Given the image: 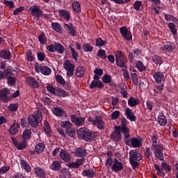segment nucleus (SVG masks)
Wrapping results in <instances>:
<instances>
[{"label":"nucleus","mask_w":178,"mask_h":178,"mask_svg":"<svg viewBox=\"0 0 178 178\" xmlns=\"http://www.w3.org/2000/svg\"><path fill=\"white\" fill-rule=\"evenodd\" d=\"M70 120L75 126L81 127L84 124L85 118H83V117H77V115L72 114L70 115Z\"/></svg>","instance_id":"obj_10"},{"label":"nucleus","mask_w":178,"mask_h":178,"mask_svg":"<svg viewBox=\"0 0 178 178\" xmlns=\"http://www.w3.org/2000/svg\"><path fill=\"white\" fill-rule=\"evenodd\" d=\"M97 56L100 58L101 59H106V54L105 53V50L101 49L97 51Z\"/></svg>","instance_id":"obj_56"},{"label":"nucleus","mask_w":178,"mask_h":178,"mask_svg":"<svg viewBox=\"0 0 178 178\" xmlns=\"http://www.w3.org/2000/svg\"><path fill=\"white\" fill-rule=\"evenodd\" d=\"M175 48V44L167 42L161 46V49L164 52H172Z\"/></svg>","instance_id":"obj_18"},{"label":"nucleus","mask_w":178,"mask_h":178,"mask_svg":"<svg viewBox=\"0 0 178 178\" xmlns=\"http://www.w3.org/2000/svg\"><path fill=\"white\" fill-rule=\"evenodd\" d=\"M98 136V133L95 131H90L86 128H80L78 130V137L81 140H85L87 143H92L95 141Z\"/></svg>","instance_id":"obj_1"},{"label":"nucleus","mask_w":178,"mask_h":178,"mask_svg":"<svg viewBox=\"0 0 178 178\" xmlns=\"http://www.w3.org/2000/svg\"><path fill=\"white\" fill-rule=\"evenodd\" d=\"M47 90L49 92H51V94L56 95L57 88H54L52 85H47Z\"/></svg>","instance_id":"obj_62"},{"label":"nucleus","mask_w":178,"mask_h":178,"mask_svg":"<svg viewBox=\"0 0 178 178\" xmlns=\"http://www.w3.org/2000/svg\"><path fill=\"white\" fill-rule=\"evenodd\" d=\"M76 76L77 77H83L84 76V67H78L76 70Z\"/></svg>","instance_id":"obj_47"},{"label":"nucleus","mask_w":178,"mask_h":178,"mask_svg":"<svg viewBox=\"0 0 178 178\" xmlns=\"http://www.w3.org/2000/svg\"><path fill=\"white\" fill-rule=\"evenodd\" d=\"M94 47L91 46L90 44H83V49L84 52H92V49Z\"/></svg>","instance_id":"obj_54"},{"label":"nucleus","mask_w":178,"mask_h":178,"mask_svg":"<svg viewBox=\"0 0 178 178\" xmlns=\"http://www.w3.org/2000/svg\"><path fill=\"white\" fill-rule=\"evenodd\" d=\"M52 112L54 115H55L56 116H58V118L67 117V115L66 114V111H65V109H63L62 107H54L52 108Z\"/></svg>","instance_id":"obj_16"},{"label":"nucleus","mask_w":178,"mask_h":178,"mask_svg":"<svg viewBox=\"0 0 178 178\" xmlns=\"http://www.w3.org/2000/svg\"><path fill=\"white\" fill-rule=\"evenodd\" d=\"M44 149H45V145L43 143H38L35 147V151L37 154H41Z\"/></svg>","instance_id":"obj_41"},{"label":"nucleus","mask_w":178,"mask_h":178,"mask_svg":"<svg viewBox=\"0 0 178 178\" xmlns=\"http://www.w3.org/2000/svg\"><path fill=\"white\" fill-rule=\"evenodd\" d=\"M26 84L31 88H40V82L37 81V79L33 76H28L26 79Z\"/></svg>","instance_id":"obj_12"},{"label":"nucleus","mask_w":178,"mask_h":178,"mask_svg":"<svg viewBox=\"0 0 178 178\" xmlns=\"http://www.w3.org/2000/svg\"><path fill=\"white\" fill-rule=\"evenodd\" d=\"M106 44V41L103 40L101 38L96 39V47H104Z\"/></svg>","instance_id":"obj_60"},{"label":"nucleus","mask_w":178,"mask_h":178,"mask_svg":"<svg viewBox=\"0 0 178 178\" xmlns=\"http://www.w3.org/2000/svg\"><path fill=\"white\" fill-rule=\"evenodd\" d=\"M144 156L147 159H151V157L152 156V152H151V148L146 147V149L145 150V152H144Z\"/></svg>","instance_id":"obj_57"},{"label":"nucleus","mask_w":178,"mask_h":178,"mask_svg":"<svg viewBox=\"0 0 178 178\" xmlns=\"http://www.w3.org/2000/svg\"><path fill=\"white\" fill-rule=\"evenodd\" d=\"M136 67L139 70V72H144L145 69H147V67L144 65V63L143 62L138 60L135 63Z\"/></svg>","instance_id":"obj_40"},{"label":"nucleus","mask_w":178,"mask_h":178,"mask_svg":"<svg viewBox=\"0 0 178 178\" xmlns=\"http://www.w3.org/2000/svg\"><path fill=\"white\" fill-rule=\"evenodd\" d=\"M20 163H21V167L22 168V169H24L26 172L31 171V167H30V165H29V163H27V161L22 159L20 161Z\"/></svg>","instance_id":"obj_34"},{"label":"nucleus","mask_w":178,"mask_h":178,"mask_svg":"<svg viewBox=\"0 0 178 178\" xmlns=\"http://www.w3.org/2000/svg\"><path fill=\"white\" fill-rule=\"evenodd\" d=\"M102 80L104 84H109V83H112V76L108 74H104L102 77Z\"/></svg>","instance_id":"obj_44"},{"label":"nucleus","mask_w":178,"mask_h":178,"mask_svg":"<svg viewBox=\"0 0 178 178\" xmlns=\"http://www.w3.org/2000/svg\"><path fill=\"white\" fill-rule=\"evenodd\" d=\"M157 121L160 126H166V124H168V120L166 119V116H165L163 113H159Z\"/></svg>","instance_id":"obj_24"},{"label":"nucleus","mask_w":178,"mask_h":178,"mask_svg":"<svg viewBox=\"0 0 178 178\" xmlns=\"http://www.w3.org/2000/svg\"><path fill=\"white\" fill-rule=\"evenodd\" d=\"M18 108H19V104H10L8 106V109L11 112H16V111H17Z\"/></svg>","instance_id":"obj_61"},{"label":"nucleus","mask_w":178,"mask_h":178,"mask_svg":"<svg viewBox=\"0 0 178 178\" xmlns=\"http://www.w3.org/2000/svg\"><path fill=\"white\" fill-rule=\"evenodd\" d=\"M124 143L128 147H133V148H140V140L137 139L136 138H131L124 140Z\"/></svg>","instance_id":"obj_14"},{"label":"nucleus","mask_w":178,"mask_h":178,"mask_svg":"<svg viewBox=\"0 0 178 178\" xmlns=\"http://www.w3.org/2000/svg\"><path fill=\"white\" fill-rule=\"evenodd\" d=\"M60 127L68 130L69 129L73 127V124L70 121H61Z\"/></svg>","instance_id":"obj_38"},{"label":"nucleus","mask_w":178,"mask_h":178,"mask_svg":"<svg viewBox=\"0 0 178 178\" xmlns=\"http://www.w3.org/2000/svg\"><path fill=\"white\" fill-rule=\"evenodd\" d=\"M151 140H152L151 148L158 147V136H156V135L152 136L151 138Z\"/></svg>","instance_id":"obj_50"},{"label":"nucleus","mask_w":178,"mask_h":178,"mask_svg":"<svg viewBox=\"0 0 178 178\" xmlns=\"http://www.w3.org/2000/svg\"><path fill=\"white\" fill-rule=\"evenodd\" d=\"M38 40L40 42V44H42V45L45 44L47 41V38L45 36V33H40L38 35Z\"/></svg>","instance_id":"obj_42"},{"label":"nucleus","mask_w":178,"mask_h":178,"mask_svg":"<svg viewBox=\"0 0 178 178\" xmlns=\"http://www.w3.org/2000/svg\"><path fill=\"white\" fill-rule=\"evenodd\" d=\"M56 80L61 86H65V84H66V81H65V79L60 75H56Z\"/></svg>","instance_id":"obj_59"},{"label":"nucleus","mask_w":178,"mask_h":178,"mask_svg":"<svg viewBox=\"0 0 178 178\" xmlns=\"http://www.w3.org/2000/svg\"><path fill=\"white\" fill-rule=\"evenodd\" d=\"M168 27H169L171 33L173 34V35H176V34H177V29H176V26H175V24L169 23Z\"/></svg>","instance_id":"obj_52"},{"label":"nucleus","mask_w":178,"mask_h":178,"mask_svg":"<svg viewBox=\"0 0 178 178\" xmlns=\"http://www.w3.org/2000/svg\"><path fill=\"white\" fill-rule=\"evenodd\" d=\"M35 175H37L38 177L45 178V171L40 167H36L34 168Z\"/></svg>","instance_id":"obj_25"},{"label":"nucleus","mask_w":178,"mask_h":178,"mask_svg":"<svg viewBox=\"0 0 178 178\" xmlns=\"http://www.w3.org/2000/svg\"><path fill=\"white\" fill-rule=\"evenodd\" d=\"M11 56L12 54H10V51L8 50H2L0 52V58L2 59H7V60H10Z\"/></svg>","instance_id":"obj_30"},{"label":"nucleus","mask_w":178,"mask_h":178,"mask_svg":"<svg viewBox=\"0 0 178 178\" xmlns=\"http://www.w3.org/2000/svg\"><path fill=\"white\" fill-rule=\"evenodd\" d=\"M152 60L156 65H159V66H161V65L163 63V62L162 61V58L158 55L154 56L152 57Z\"/></svg>","instance_id":"obj_45"},{"label":"nucleus","mask_w":178,"mask_h":178,"mask_svg":"<svg viewBox=\"0 0 178 178\" xmlns=\"http://www.w3.org/2000/svg\"><path fill=\"white\" fill-rule=\"evenodd\" d=\"M31 136V131L30 129H26L22 134V138L24 140H29Z\"/></svg>","instance_id":"obj_51"},{"label":"nucleus","mask_w":178,"mask_h":178,"mask_svg":"<svg viewBox=\"0 0 178 178\" xmlns=\"http://www.w3.org/2000/svg\"><path fill=\"white\" fill-rule=\"evenodd\" d=\"M64 29L68 30L72 37L76 35V31L74 30V28H73V24H65Z\"/></svg>","instance_id":"obj_31"},{"label":"nucleus","mask_w":178,"mask_h":178,"mask_svg":"<svg viewBox=\"0 0 178 178\" xmlns=\"http://www.w3.org/2000/svg\"><path fill=\"white\" fill-rule=\"evenodd\" d=\"M131 77L133 84L134 86H138V75L137 74H131Z\"/></svg>","instance_id":"obj_53"},{"label":"nucleus","mask_w":178,"mask_h":178,"mask_svg":"<svg viewBox=\"0 0 178 178\" xmlns=\"http://www.w3.org/2000/svg\"><path fill=\"white\" fill-rule=\"evenodd\" d=\"M17 148V149H24V148H26V140L18 143Z\"/></svg>","instance_id":"obj_64"},{"label":"nucleus","mask_w":178,"mask_h":178,"mask_svg":"<svg viewBox=\"0 0 178 178\" xmlns=\"http://www.w3.org/2000/svg\"><path fill=\"white\" fill-rule=\"evenodd\" d=\"M56 95H58V97H67V92L62 88H57Z\"/></svg>","instance_id":"obj_49"},{"label":"nucleus","mask_w":178,"mask_h":178,"mask_svg":"<svg viewBox=\"0 0 178 178\" xmlns=\"http://www.w3.org/2000/svg\"><path fill=\"white\" fill-rule=\"evenodd\" d=\"M26 58H27L28 62H33L34 60V55H33V51H31V50L27 51Z\"/></svg>","instance_id":"obj_55"},{"label":"nucleus","mask_w":178,"mask_h":178,"mask_svg":"<svg viewBox=\"0 0 178 178\" xmlns=\"http://www.w3.org/2000/svg\"><path fill=\"white\" fill-rule=\"evenodd\" d=\"M152 151L154 152L155 158L159 159V161H163L165 157L163 156V145L159 144L158 146L151 148Z\"/></svg>","instance_id":"obj_4"},{"label":"nucleus","mask_w":178,"mask_h":178,"mask_svg":"<svg viewBox=\"0 0 178 178\" xmlns=\"http://www.w3.org/2000/svg\"><path fill=\"white\" fill-rule=\"evenodd\" d=\"M115 131L111 134V137L113 141H120L122 140V134H120V127L115 126Z\"/></svg>","instance_id":"obj_15"},{"label":"nucleus","mask_w":178,"mask_h":178,"mask_svg":"<svg viewBox=\"0 0 178 178\" xmlns=\"http://www.w3.org/2000/svg\"><path fill=\"white\" fill-rule=\"evenodd\" d=\"M138 104H140V101H138V99H136L133 97H131L128 99V105H129V106L134 107L138 105Z\"/></svg>","instance_id":"obj_35"},{"label":"nucleus","mask_w":178,"mask_h":178,"mask_svg":"<svg viewBox=\"0 0 178 178\" xmlns=\"http://www.w3.org/2000/svg\"><path fill=\"white\" fill-rule=\"evenodd\" d=\"M70 51H71V54L72 55L73 59L74 60H77V58H79V53L76 51L74 48L72 47V46L70 47Z\"/></svg>","instance_id":"obj_58"},{"label":"nucleus","mask_w":178,"mask_h":178,"mask_svg":"<svg viewBox=\"0 0 178 178\" xmlns=\"http://www.w3.org/2000/svg\"><path fill=\"white\" fill-rule=\"evenodd\" d=\"M61 163L62 162L59 161H53L52 163L50 165V169L55 171L60 170Z\"/></svg>","instance_id":"obj_32"},{"label":"nucleus","mask_w":178,"mask_h":178,"mask_svg":"<svg viewBox=\"0 0 178 178\" xmlns=\"http://www.w3.org/2000/svg\"><path fill=\"white\" fill-rule=\"evenodd\" d=\"M98 87L99 88H103L104 83L101 81H92V83L90 85V90H92L93 88H97Z\"/></svg>","instance_id":"obj_29"},{"label":"nucleus","mask_w":178,"mask_h":178,"mask_svg":"<svg viewBox=\"0 0 178 178\" xmlns=\"http://www.w3.org/2000/svg\"><path fill=\"white\" fill-rule=\"evenodd\" d=\"M153 77L158 84H162V81H163L165 79V75L162 72H155L153 74Z\"/></svg>","instance_id":"obj_21"},{"label":"nucleus","mask_w":178,"mask_h":178,"mask_svg":"<svg viewBox=\"0 0 178 178\" xmlns=\"http://www.w3.org/2000/svg\"><path fill=\"white\" fill-rule=\"evenodd\" d=\"M40 72L44 76H49L52 72V70L48 66H43L40 68Z\"/></svg>","instance_id":"obj_33"},{"label":"nucleus","mask_w":178,"mask_h":178,"mask_svg":"<svg viewBox=\"0 0 178 178\" xmlns=\"http://www.w3.org/2000/svg\"><path fill=\"white\" fill-rule=\"evenodd\" d=\"M58 13L60 16H63L65 20H70V13L69 11H66L65 10H60L58 11Z\"/></svg>","instance_id":"obj_36"},{"label":"nucleus","mask_w":178,"mask_h":178,"mask_svg":"<svg viewBox=\"0 0 178 178\" xmlns=\"http://www.w3.org/2000/svg\"><path fill=\"white\" fill-rule=\"evenodd\" d=\"M120 33L124 37V38L126 40V41H130L133 40V36L131 35V32L129 31L127 29V26H122L120 29Z\"/></svg>","instance_id":"obj_11"},{"label":"nucleus","mask_w":178,"mask_h":178,"mask_svg":"<svg viewBox=\"0 0 178 178\" xmlns=\"http://www.w3.org/2000/svg\"><path fill=\"white\" fill-rule=\"evenodd\" d=\"M75 154L76 156H79V158H84V156L87 155V151L83 147H79L75 150Z\"/></svg>","instance_id":"obj_27"},{"label":"nucleus","mask_w":178,"mask_h":178,"mask_svg":"<svg viewBox=\"0 0 178 178\" xmlns=\"http://www.w3.org/2000/svg\"><path fill=\"white\" fill-rule=\"evenodd\" d=\"M72 8L76 13H80L81 12V6L79 1H73Z\"/></svg>","instance_id":"obj_37"},{"label":"nucleus","mask_w":178,"mask_h":178,"mask_svg":"<svg viewBox=\"0 0 178 178\" xmlns=\"http://www.w3.org/2000/svg\"><path fill=\"white\" fill-rule=\"evenodd\" d=\"M30 10L31 11L32 16H35V17H41L42 16V11L37 6L31 7Z\"/></svg>","instance_id":"obj_20"},{"label":"nucleus","mask_w":178,"mask_h":178,"mask_svg":"<svg viewBox=\"0 0 178 178\" xmlns=\"http://www.w3.org/2000/svg\"><path fill=\"white\" fill-rule=\"evenodd\" d=\"M143 155L138 153L136 149H132L129 152V163L132 166V169L135 170V169H138L140 168V161H142Z\"/></svg>","instance_id":"obj_2"},{"label":"nucleus","mask_w":178,"mask_h":178,"mask_svg":"<svg viewBox=\"0 0 178 178\" xmlns=\"http://www.w3.org/2000/svg\"><path fill=\"white\" fill-rule=\"evenodd\" d=\"M60 158H61L64 162H69L70 161V154H69L65 149H61L60 152Z\"/></svg>","instance_id":"obj_26"},{"label":"nucleus","mask_w":178,"mask_h":178,"mask_svg":"<svg viewBox=\"0 0 178 178\" xmlns=\"http://www.w3.org/2000/svg\"><path fill=\"white\" fill-rule=\"evenodd\" d=\"M154 168L157 172V175L161 177H165V172H163V168H160L159 165L157 164L154 165Z\"/></svg>","instance_id":"obj_48"},{"label":"nucleus","mask_w":178,"mask_h":178,"mask_svg":"<svg viewBox=\"0 0 178 178\" xmlns=\"http://www.w3.org/2000/svg\"><path fill=\"white\" fill-rule=\"evenodd\" d=\"M120 133L124 136V141L130 138V129L127 128V127H120Z\"/></svg>","instance_id":"obj_22"},{"label":"nucleus","mask_w":178,"mask_h":178,"mask_svg":"<svg viewBox=\"0 0 178 178\" xmlns=\"http://www.w3.org/2000/svg\"><path fill=\"white\" fill-rule=\"evenodd\" d=\"M111 170L115 172L123 170V163L120 161L118 159H114L113 164L111 167Z\"/></svg>","instance_id":"obj_13"},{"label":"nucleus","mask_w":178,"mask_h":178,"mask_svg":"<svg viewBox=\"0 0 178 178\" xmlns=\"http://www.w3.org/2000/svg\"><path fill=\"white\" fill-rule=\"evenodd\" d=\"M115 62L119 67H124V69H127L126 60H124V56H123L122 51H117L115 54Z\"/></svg>","instance_id":"obj_7"},{"label":"nucleus","mask_w":178,"mask_h":178,"mask_svg":"<svg viewBox=\"0 0 178 178\" xmlns=\"http://www.w3.org/2000/svg\"><path fill=\"white\" fill-rule=\"evenodd\" d=\"M65 133L69 137H74L76 136V129L72 127L68 129H65Z\"/></svg>","instance_id":"obj_43"},{"label":"nucleus","mask_w":178,"mask_h":178,"mask_svg":"<svg viewBox=\"0 0 178 178\" xmlns=\"http://www.w3.org/2000/svg\"><path fill=\"white\" fill-rule=\"evenodd\" d=\"M19 129H20V124L17 122H14V123L10 127L8 132L10 133V134L15 136L19 132Z\"/></svg>","instance_id":"obj_19"},{"label":"nucleus","mask_w":178,"mask_h":178,"mask_svg":"<svg viewBox=\"0 0 178 178\" xmlns=\"http://www.w3.org/2000/svg\"><path fill=\"white\" fill-rule=\"evenodd\" d=\"M141 5H143V2H141L140 1H136L134 3V8L135 9V10H140V8H141Z\"/></svg>","instance_id":"obj_63"},{"label":"nucleus","mask_w":178,"mask_h":178,"mask_svg":"<svg viewBox=\"0 0 178 178\" xmlns=\"http://www.w3.org/2000/svg\"><path fill=\"white\" fill-rule=\"evenodd\" d=\"M51 28L56 33H62V26L58 22H53L51 24Z\"/></svg>","instance_id":"obj_39"},{"label":"nucleus","mask_w":178,"mask_h":178,"mask_svg":"<svg viewBox=\"0 0 178 178\" xmlns=\"http://www.w3.org/2000/svg\"><path fill=\"white\" fill-rule=\"evenodd\" d=\"M10 90L8 88H4L0 90V99L6 104V102H9V101L12 100V97H10Z\"/></svg>","instance_id":"obj_9"},{"label":"nucleus","mask_w":178,"mask_h":178,"mask_svg":"<svg viewBox=\"0 0 178 178\" xmlns=\"http://www.w3.org/2000/svg\"><path fill=\"white\" fill-rule=\"evenodd\" d=\"M84 163V159H76V162L69 163L67 166L71 169H79Z\"/></svg>","instance_id":"obj_17"},{"label":"nucleus","mask_w":178,"mask_h":178,"mask_svg":"<svg viewBox=\"0 0 178 178\" xmlns=\"http://www.w3.org/2000/svg\"><path fill=\"white\" fill-rule=\"evenodd\" d=\"M63 67L67 71V76H68V77H70V76H73V74H74V64H72L70 60H66L64 62Z\"/></svg>","instance_id":"obj_8"},{"label":"nucleus","mask_w":178,"mask_h":178,"mask_svg":"<svg viewBox=\"0 0 178 178\" xmlns=\"http://www.w3.org/2000/svg\"><path fill=\"white\" fill-rule=\"evenodd\" d=\"M88 122L93 125H96L99 130H104L105 128L104 120L100 116H96L95 119L90 117L88 118Z\"/></svg>","instance_id":"obj_6"},{"label":"nucleus","mask_w":178,"mask_h":178,"mask_svg":"<svg viewBox=\"0 0 178 178\" xmlns=\"http://www.w3.org/2000/svg\"><path fill=\"white\" fill-rule=\"evenodd\" d=\"M82 175L88 178L95 177V171L90 169L84 170L82 172Z\"/></svg>","instance_id":"obj_28"},{"label":"nucleus","mask_w":178,"mask_h":178,"mask_svg":"<svg viewBox=\"0 0 178 178\" xmlns=\"http://www.w3.org/2000/svg\"><path fill=\"white\" fill-rule=\"evenodd\" d=\"M46 48L49 52H57L58 54H63V52H65V47L58 42L48 45Z\"/></svg>","instance_id":"obj_5"},{"label":"nucleus","mask_w":178,"mask_h":178,"mask_svg":"<svg viewBox=\"0 0 178 178\" xmlns=\"http://www.w3.org/2000/svg\"><path fill=\"white\" fill-rule=\"evenodd\" d=\"M125 116H127V119H129L131 122H136V115L129 108H125Z\"/></svg>","instance_id":"obj_23"},{"label":"nucleus","mask_w":178,"mask_h":178,"mask_svg":"<svg viewBox=\"0 0 178 178\" xmlns=\"http://www.w3.org/2000/svg\"><path fill=\"white\" fill-rule=\"evenodd\" d=\"M44 131L46 133L47 136L51 137V133H52V131L51 130V126L49 125V123H44Z\"/></svg>","instance_id":"obj_46"},{"label":"nucleus","mask_w":178,"mask_h":178,"mask_svg":"<svg viewBox=\"0 0 178 178\" xmlns=\"http://www.w3.org/2000/svg\"><path fill=\"white\" fill-rule=\"evenodd\" d=\"M42 120V113L36 110L33 115H29L28 121L31 127H37Z\"/></svg>","instance_id":"obj_3"}]
</instances>
